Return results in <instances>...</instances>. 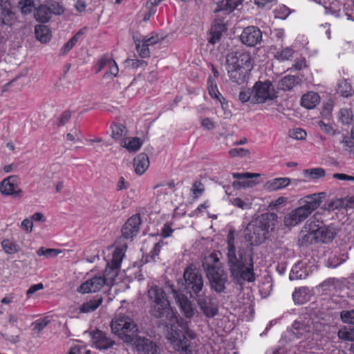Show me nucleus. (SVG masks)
Wrapping results in <instances>:
<instances>
[{
	"label": "nucleus",
	"instance_id": "f257e3e1",
	"mask_svg": "<svg viewBox=\"0 0 354 354\" xmlns=\"http://www.w3.org/2000/svg\"><path fill=\"white\" fill-rule=\"evenodd\" d=\"M111 328L124 343L132 345L138 354H160V348L154 342L138 335L139 328L129 317L115 316L111 322Z\"/></svg>",
	"mask_w": 354,
	"mask_h": 354
},
{
	"label": "nucleus",
	"instance_id": "f03ea898",
	"mask_svg": "<svg viewBox=\"0 0 354 354\" xmlns=\"http://www.w3.org/2000/svg\"><path fill=\"white\" fill-rule=\"evenodd\" d=\"M226 251L227 263L231 277L237 282L241 280L253 282L255 277L252 248H237L235 245H230Z\"/></svg>",
	"mask_w": 354,
	"mask_h": 354
},
{
	"label": "nucleus",
	"instance_id": "7ed1b4c3",
	"mask_svg": "<svg viewBox=\"0 0 354 354\" xmlns=\"http://www.w3.org/2000/svg\"><path fill=\"white\" fill-rule=\"evenodd\" d=\"M277 214L268 212L252 219L244 230V236L251 245H257L263 242L268 234L272 232L277 223Z\"/></svg>",
	"mask_w": 354,
	"mask_h": 354
},
{
	"label": "nucleus",
	"instance_id": "20e7f679",
	"mask_svg": "<svg viewBox=\"0 0 354 354\" xmlns=\"http://www.w3.org/2000/svg\"><path fill=\"white\" fill-rule=\"evenodd\" d=\"M252 67L250 53L243 49L228 53L225 57V68L230 79L238 84L245 82L247 71Z\"/></svg>",
	"mask_w": 354,
	"mask_h": 354
},
{
	"label": "nucleus",
	"instance_id": "39448f33",
	"mask_svg": "<svg viewBox=\"0 0 354 354\" xmlns=\"http://www.w3.org/2000/svg\"><path fill=\"white\" fill-rule=\"evenodd\" d=\"M147 298L150 304L149 312L156 318H162L171 322L176 321L166 293L162 288L153 285L148 288Z\"/></svg>",
	"mask_w": 354,
	"mask_h": 354
},
{
	"label": "nucleus",
	"instance_id": "423d86ee",
	"mask_svg": "<svg viewBox=\"0 0 354 354\" xmlns=\"http://www.w3.org/2000/svg\"><path fill=\"white\" fill-rule=\"evenodd\" d=\"M202 266L206 272L211 288L218 293L223 292L226 288L227 274L223 270L217 255L212 253L205 257Z\"/></svg>",
	"mask_w": 354,
	"mask_h": 354
},
{
	"label": "nucleus",
	"instance_id": "0eeeda50",
	"mask_svg": "<svg viewBox=\"0 0 354 354\" xmlns=\"http://www.w3.org/2000/svg\"><path fill=\"white\" fill-rule=\"evenodd\" d=\"M167 339L174 349L179 354H192V347L190 341L196 337L195 333L189 328L187 323L171 324L167 333Z\"/></svg>",
	"mask_w": 354,
	"mask_h": 354
},
{
	"label": "nucleus",
	"instance_id": "6e6552de",
	"mask_svg": "<svg viewBox=\"0 0 354 354\" xmlns=\"http://www.w3.org/2000/svg\"><path fill=\"white\" fill-rule=\"evenodd\" d=\"M320 203L319 197L315 194L305 196L301 201L300 207L295 208L285 216L284 225L292 227L301 223L320 205Z\"/></svg>",
	"mask_w": 354,
	"mask_h": 354
},
{
	"label": "nucleus",
	"instance_id": "1a4fd4ad",
	"mask_svg": "<svg viewBox=\"0 0 354 354\" xmlns=\"http://www.w3.org/2000/svg\"><path fill=\"white\" fill-rule=\"evenodd\" d=\"M185 288L191 297L198 296L204 287L201 272L194 264H190L184 270Z\"/></svg>",
	"mask_w": 354,
	"mask_h": 354
},
{
	"label": "nucleus",
	"instance_id": "9d476101",
	"mask_svg": "<svg viewBox=\"0 0 354 354\" xmlns=\"http://www.w3.org/2000/svg\"><path fill=\"white\" fill-rule=\"evenodd\" d=\"M277 97V93L269 80L257 82L252 88V102L262 104L268 100H272Z\"/></svg>",
	"mask_w": 354,
	"mask_h": 354
},
{
	"label": "nucleus",
	"instance_id": "9b49d317",
	"mask_svg": "<svg viewBox=\"0 0 354 354\" xmlns=\"http://www.w3.org/2000/svg\"><path fill=\"white\" fill-rule=\"evenodd\" d=\"M306 228L315 232L317 243H329L333 240L335 236V232L333 227L325 226L319 224L315 221H308L306 223Z\"/></svg>",
	"mask_w": 354,
	"mask_h": 354
},
{
	"label": "nucleus",
	"instance_id": "f8f14e48",
	"mask_svg": "<svg viewBox=\"0 0 354 354\" xmlns=\"http://www.w3.org/2000/svg\"><path fill=\"white\" fill-rule=\"evenodd\" d=\"M240 39L244 45L248 47H254L261 44L262 41V32L257 26H248L242 31Z\"/></svg>",
	"mask_w": 354,
	"mask_h": 354
},
{
	"label": "nucleus",
	"instance_id": "ddd939ff",
	"mask_svg": "<svg viewBox=\"0 0 354 354\" xmlns=\"http://www.w3.org/2000/svg\"><path fill=\"white\" fill-rule=\"evenodd\" d=\"M140 223L141 220L139 216L135 215L130 217L122 227V236L119 238L118 241L121 243L124 239L131 241L138 234Z\"/></svg>",
	"mask_w": 354,
	"mask_h": 354
},
{
	"label": "nucleus",
	"instance_id": "4468645a",
	"mask_svg": "<svg viewBox=\"0 0 354 354\" xmlns=\"http://www.w3.org/2000/svg\"><path fill=\"white\" fill-rule=\"evenodd\" d=\"M19 177L13 175L4 178L0 183V192L6 196L17 197L21 194V189L19 187Z\"/></svg>",
	"mask_w": 354,
	"mask_h": 354
},
{
	"label": "nucleus",
	"instance_id": "2eb2a0df",
	"mask_svg": "<svg viewBox=\"0 0 354 354\" xmlns=\"http://www.w3.org/2000/svg\"><path fill=\"white\" fill-rule=\"evenodd\" d=\"M97 72L103 69H107L104 75V78L115 77L118 74V67L116 62L109 56H103L96 64Z\"/></svg>",
	"mask_w": 354,
	"mask_h": 354
},
{
	"label": "nucleus",
	"instance_id": "dca6fc26",
	"mask_svg": "<svg viewBox=\"0 0 354 354\" xmlns=\"http://www.w3.org/2000/svg\"><path fill=\"white\" fill-rule=\"evenodd\" d=\"M196 297L197 304L206 317L212 318L218 314L217 304L213 302L210 297L203 295H198Z\"/></svg>",
	"mask_w": 354,
	"mask_h": 354
},
{
	"label": "nucleus",
	"instance_id": "f3484780",
	"mask_svg": "<svg viewBox=\"0 0 354 354\" xmlns=\"http://www.w3.org/2000/svg\"><path fill=\"white\" fill-rule=\"evenodd\" d=\"M106 286L104 279L102 276H95L84 281L78 288V292L86 294L100 291Z\"/></svg>",
	"mask_w": 354,
	"mask_h": 354
},
{
	"label": "nucleus",
	"instance_id": "a211bd4d",
	"mask_svg": "<svg viewBox=\"0 0 354 354\" xmlns=\"http://www.w3.org/2000/svg\"><path fill=\"white\" fill-rule=\"evenodd\" d=\"M93 345L99 350H107L115 344L107 335L100 330H95L90 333Z\"/></svg>",
	"mask_w": 354,
	"mask_h": 354
},
{
	"label": "nucleus",
	"instance_id": "6ab92c4d",
	"mask_svg": "<svg viewBox=\"0 0 354 354\" xmlns=\"http://www.w3.org/2000/svg\"><path fill=\"white\" fill-rule=\"evenodd\" d=\"M15 14L11 10L10 3L8 0H0V26L12 25Z\"/></svg>",
	"mask_w": 354,
	"mask_h": 354
},
{
	"label": "nucleus",
	"instance_id": "aec40b11",
	"mask_svg": "<svg viewBox=\"0 0 354 354\" xmlns=\"http://www.w3.org/2000/svg\"><path fill=\"white\" fill-rule=\"evenodd\" d=\"M176 302L181 312L187 319H191L194 315V308L192 301L183 294H178L174 291Z\"/></svg>",
	"mask_w": 354,
	"mask_h": 354
},
{
	"label": "nucleus",
	"instance_id": "412c9836",
	"mask_svg": "<svg viewBox=\"0 0 354 354\" xmlns=\"http://www.w3.org/2000/svg\"><path fill=\"white\" fill-rule=\"evenodd\" d=\"M310 319L303 321H295L292 324V333L297 338L306 337L312 331Z\"/></svg>",
	"mask_w": 354,
	"mask_h": 354
},
{
	"label": "nucleus",
	"instance_id": "4be33fe9",
	"mask_svg": "<svg viewBox=\"0 0 354 354\" xmlns=\"http://www.w3.org/2000/svg\"><path fill=\"white\" fill-rule=\"evenodd\" d=\"M243 0H223L217 3L214 10L216 14L223 12L224 15H227L232 12Z\"/></svg>",
	"mask_w": 354,
	"mask_h": 354
},
{
	"label": "nucleus",
	"instance_id": "5701e85b",
	"mask_svg": "<svg viewBox=\"0 0 354 354\" xmlns=\"http://www.w3.org/2000/svg\"><path fill=\"white\" fill-rule=\"evenodd\" d=\"M149 166L148 156L145 153L138 154L133 160L135 172L138 175L143 174Z\"/></svg>",
	"mask_w": 354,
	"mask_h": 354
},
{
	"label": "nucleus",
	"instance_id": "b1692460",
	"mask_svg": "<svg viewBox=\"0 0 354 354\" xmlns=\"http://www.w3.org/2000/svg\"><path fill=\"white\" fill-rule=\"evenodd\" d=\"M314 243H317L315 233L313 230L306 228L305 225L299 233L298 243L301 247H307Z\"/></svg>",
	"mask_w": 354,
	"mask_h": 354
},
{
	"label": "nucleus",
	"instance_id": "393cba45",
	"mask_svg": "<svg viewBox=\"0 0 354 354\" xmlns=\"http://www.w3.org/2000/svg\"><path fill=\"white\" fill-rule=\"evenodd\" d=\"M319 95L317 93L308 92L302 96L301 104L308 109H311L319 104Z\"/></svg>",
	"mask_w": 354,
	"mask_h": 354
},
{
	"label": "nucleus",
	"instance_id": "a878e982",
	"mask_svg": "<svg viewBox=\"0 0 354 354\" xmlns=\"http://www.w3.org/2000/svg\"><path fill=\"white\" fill-rule=\"evenodd\" d=\"M142 145V141L137 137H129L122 140L121 146L129 152H136Z\"/></svg>",
	"mask_w": 354,
	"mask_h": 354
},
{
	"label": "nucleus",
	"instance_id": "bb28decb",
	"mask_svg": "<svg viewBox=\"0 0 354 354\" xmlns=\"http://www.w3.org/2000/svg\"><path fill=\"white\" fill-rule=\"evenodd\" d=\"M127 248V243H123V247H117L113 252L112 259L107 263L111 265L115 269H120L122 261L124 256V250Z\"/></svg>",
	"mask_w": 354,
	"mask_h": 354
},
{
	"label": "nucleus",
	"instance_id": "cd10ccee",
	"mask_svg": "<svg viewBox=\"0 0 354 354\" xmlns=\"http://www.w3.org/2000/svg\"><path fill=\"white\" fill-rule=\"evenodd\" d=\"M34 16L37 21L46 23L50 19L51 16L50 8L45 5H40L35 8Z\"/></svg>",
	"mask_w": 354,
	"mask_h": 354
},
{
	"label": "nucleus",
	"instance_id": "c85d7f7f",
	"mask_svg": "<svg viewBox=\"0 0 354 354\" xmlns=\"http://www.w3.org/2000/svg\"><path fill=\"white\" fill-rule=\"evenodd\" d=\"M290 183L289 178H277L268 181L266 187L270 191H275L287 187Z\"/></svg>",
	"mask_w": 354,
	"mask_h": 354
},
{
	"label": "nucleus",
	"instance_id": "c756f323",
	"mask_svg": "<svg viewBox=\"0 0 354 354\" xmlns=\"http://www.w3.org/2000/svg\"><path fill=\"white\" fill-rule=\"evenodd\" d=\"M300 81L301 79L298 76L287 75L281 80L279 86L281 90L290 91L299 84Z\"/></svg>",
	"mask_w": 354,
	"mask_h": 354
},
{
	"label": "nucleus",
	"instance_id": "7c9ffc66",
	"mask_svg": "<svg viewBox=\"0 0 354 354\" xmlns=\"http://www.w3.org/2000/svg\"><path fill=\"white\" fill-rule=\"evenodd\" d=\"M36 38L42 43L50 41L51 35L49 28L45 25H37L35 28Z\"/></svg>",
	"mask_w": 354,
	"mask_h": 354
},
{
	"label": "nucleus",
	"instance_id": "2f4dec72",
	"mask_svg": "<svg viewBox=\"0 0 354 354\" xmlns=\"http://www.w3.org/2000/svg\"><path fill=\"white\" fill-rule=\"evenodd\" d=\"M118 270L119 269H115L113 266L107 263L104 271V275L102 276L104 279L106 286H110L113 283V281L118 276Z\"/></svg>",
	"mask_w": 354,
	"mask_h": 354
},
{
	"label": "nucleus",
	"instance_id": "473e14b6",
	"mask_svg": "<svg viewBox=\"0 0 354 354\" xmlns=\"http://www.w3.org/2000/svg\"><path fill=\"white\" fill-rule=\"evenodd\" d=\"M325 174V170L321 167L305 169L304 171V175L308 180L319 179L324 177Z\"/></svg>",
	"mask_w": 354,
	"mask_h": 354
},
{
	"label": "nucleus",
	"instance_id": "72a5a7b5",
	"mask_svg": "<svg viewBox=\"0 0 354 354\" xmlns=\"http://www.w3.org/2000/svg\"><path fill=\"white\" fill-rule=\"evenodd\" d=\"M111 137L115 140H121L127 134V129L125 126L119 123H114L111 125Z\"/></svg>",
	"mask_w": 354,
	"mask_h": 354
},
{
	"label": "nucleus",
	"instance_id": "f704fd0d",
	"mask_svg": "<svg viewBox=\"0 0 354 354\" xmlns=\"http://www.w3.org/2000/svg\"><path fill=\"white\" fill-rule=\"evenodd\" d=\"M102 302V298L99 297L96 299L90 300L84 303L81 308L80 311L84 313H90L96 310Z\"/></svg>",
	"mask_w": 354,
	"mask_h": 354
},
{
	"label": "nucleus",
	"instance_id": "c9c22d12",
	"mask_svg": "<svg viewBox=\"0 0 354 354\" xmlns=\"http://www.w3.org/2000/svg\"><path fill=\"white\" fill-rule=\"evenodd\" d=\"M1 246L7 254H13L18 252V245L12 241L8 239H3L1 242Z\"/></svg>",
	"mask_w": 354,
	"mask_h": 354
},
{
	"label": "nucleus",
	"instance_id": "e433bc0d",
	"mask_svg": "<svg viewBox=\"0 0 354 354\" xmlns=\"http://www.w3.org/2000/svg\"><path fill=\"white\" fill-rule=\"evenodd\" d=\"M339 115L343 124H349L353 120V113L351 109L342 108L339 111Z\"/></svg>",
	"mask_w": 354,
	"mask_h": 354
},
{
	"label": "nucleus",
	"instance_id": "4c0bfd02",
	"mask_svg": "<svg viewBox=\"0 0 354 354\" xmlns=\"http://www.w3.org/2000/svg\"><path fill=\"white\" fill-rule=\"evenodd\" d=\"M347 201H346V199L344 198H336L335 200H333L331 201H330L328 204H327V207L326 209L328 210V211H333V210H335V209H341V208H344V207H346L347 206Z\"/></svg>",
	"mask_w": 354,
	"mask_h": 354
},
{
	"label": "nucleus",
	"instance_id": "58836bf2",
	"mask_svg": "<svg viewBox=\"0 0 354 354\" xmlns=\"http://www.w3.org/2000/svg\"><path fill=\"white\" fill-rule=\"evenodd\" d=\"M338 92L342 96H351L354 93L351 85L346 80H343L339 84Z\"/></svg>",
	"mask_w": 354,
	"mask_h": 354
},
{
	"label": "nucleus",
	"instance_id": "ea45409f",
	"mask_svg": "<svg viewBox=\"0 0 354 354\" xmlns=\"http://www.w3.org/2000/svg\"><path fill=\"white\" fill-rule=\"evenodd\" d=\"M306 277L305 271L302 270L299 263L296 264L292 268L289 278L291 281L304 279Z\"/></svg>",
	"mask_w": 354,
	"mask_h": 354
},
{
	"label": "nucleus",
	"instance_id": "a19ab883",
	"mask_svg": "<svg viewBox=\"0 0 354 354\" xmlns=\"http://www.w3.org/2000/svg\"><path fill=\"white\" fill-rule=\"evenodd\" d=\"M225 17L219 14H216V18L215 19L214 24L212 27V29L215 30L216 31H219L221 32H224L226 31V24L225 22Z\"/></svg>",
	"mask_w": 354,
	"mask_h": 354
},
{
	"label": "nucleus",
	"instance_id": "79ce46f5",
	"mask_svg": "<svg viewBox=\"0 0 354 354\" xmlns=\"http://www.w3.org/2000/svg\"><path fill=\"white\" fill-rule=\"evenodd\" d=\"M21 11L23 14L27 15L36 8V3L32 0H21L19 2Z\"/></svg>",
	"mask_w": 354,
	"mask_h": 354
},
{
	"label": "nucleus",
	"instance_id": "37998d69",
	"mask_svg": "<svg viewBox=\"0 0 354 354\" xmlns=\"http://www.w3.org/2000/svg\"><path fill=\"white\" fill-rule=\"evenodd\" d=\"M252 178L253 177H245V178L242 180L234 181L232 185L236 189L252 187L257 183L252 179Z\"/></svg>",
	"mask_w": 354,
	"mask_h": 354
},
{
	"label": "nucleus",
	"instance_id": "c03bdc74",
	"mask_svg": "<svg viewBox=\"0 0 354 354\" xmlns=\"http://www.w3.org/2000/svg\"><path fill=\"white\" fill-rule=\"evenodd\" d=\"M306 295L304 288H296L292 293V299L296 304H303L306 300Z\"/></svg>",
	"mask_w": 354,
	"mask_h": 354
},
{
	"label": "nucleus",
	"instance_id": "a18cd8bd",
	"mask_svg": "<svg viewBox=\"0 0 354 354\" xmlns=\"http://www.w3.org/2000/svg\"><path fill=\"white\" fill-rule=\"evenodd\" d=\"M294 53L292 48L287 47L280 51H278L275 55V58L279 61H285L289 59Z\"/></svg>",
	"mask_w": 354,
	"mask_h": 354
},
{
	"label": "nucleus",
	"instance_id": "49530a36",
	"mask_svg": "<svg viewBox=\"0 0 354 354\" xmlns=\"http://www.w3.org/2000/svg\"><path fill=\"white\" fill-rule=\"evenodd\" d=\"M136 50L142 57L145 58L149 56L150 52L149 50V46L146 45V44L142 41L138 42L136 41Z\"/></svg>",
	"mask_w": 354,
	"mask_h": 354
},
{
	"label": "nucleus",
	"instance_id": "de8ad7c7",
	"mask_svg": "<svg viewBox=\"0 0 354 354\" xmlns=\"http://www.w3.org/2000/svg\"><path fill=\"white\" fill-rule=\"evenodd\" d=\"M208 91H209V95L212 97H214V98H216L218 99L221 104H222V107H223V104L222 103L221 99L219 98V95H221L217 89V86H216V84H214L213 82V81H212L210 79H209L208 80Z\"/></svg>",
	"mask_w": 354,
	"mask_h": 354
},
{
	"label": "nucleus",
	"instance_id": "09e8293b",
	"mask_svg": "<svg viewBox=\"0 0 354 354\" xmlns=\"http://www.w3.org/2000/svg\"><path fill=\"white\" fill-rule=\"evenodd\" d=\"M340 316L343 322L354 324V310H343Z\"/></svg>",
	"mask_w": 354,
	"mask_h": 354
},
{
	"label": "nucleus",
	"instance_id": "8fccbe9b",
	"mask_svg": "<svg viewBox=\"0 0 354 354\" xmlns=\"http://www.w3.org/2000/svg\"><path fill=\"white\" fill-rule=\"evenodd\" d=\"M231 203L242 209H248L251 208V203L245 202L240 198H234L230 200Z\"/></svg>",
	"mask_w": 354,
	"mask_h": 354
},
{
	"label": "nucleus",
	"instance_id": "3c124183",
	"mask_svg": "<svg viewBox=\"0 0 354 354\" xmlns=\"http://www.w3.org/2000/svg\"><path fill=\"white\" fill-rule=\"evenodd\" d=\"M49 322L50 319L47 317L38 319L32 323V326H34L33 330L40 332L48 324Z\"/></svg>",
	"mask_w": 354,
	"mask_h": 354
},
{
	"label": "nucleus",
	"instance_id": "603ef678",
	"mask_svg": "<svg viewBox=\"0 0 354 354\" xmlns=\"http://www.w3.org/2000/svg\"><path fill=\"white\" fill-rule=\"evenodd\" d=\"M77 43L76 37H72L60 49V54L65 55L69 52Z\"/></svg>",
	"mask_w": 354,
	"mask_h": 354
},
{
	"label": "nucleus",
	"instance_id": "864d4df0",
	"mask_svg": "<svg viewBox=\"0 0 354 354\" xmlns=\"http://www.w3.org/2000/svg\"><path fill=\"white\" fill-rule=\"evenodd\" d=\"M290 136L295 140H304L306 137V133L304 130L297 128L290 131Z\"/></svg>",
	"mask_w": 354,
	"mask_h": 354
},
{
	"label": "nucleus",
	"instance_id": "5fc2aeb1",
	"mask_svg": "<svg viewBox=\"0 0 354 354\" xmlns=\"http://www.w3.org/2000/svg\"><path fill=\"white\" fill-rule=\"evenodd\" d=\"M163 37H159L158 35H153L150 37H144L142 41L146 44V45L150 46L158 43L162 40Z\"/></svg>",
	"mask_w": 354,
	"mask_h": 354
},
{
	"label": "nucleus",
	"instance_id": "6e6d98bb",
	"mask_svg": "<svg viewBox=\"0 0 354 354\" xmlns=\"http://www.w3.org/2000/svg\"><path fill=\"white\" fill-rule=\"evenodd\" d=\"M58 253L59 252L55 249H45L43 247L39 248L37 251L38 256H45L46 257L56 256Z\"/></svg>",
	"mask_w": 354,
	"mask_h": 354
},
{
	"label": "nucleus",
	"instance_id": "4d7b16f0",
	"mask_svg": "<svg viewBox=\"0 0 354 354\" xmlns=\"http://www.w3.org/2000/svg\"><path fill=\"white\" fill-rule=\"evenodd\" d=\"M205 190L204 185L200 181H196L194 183L192 188V191L196 198L201 196Z\"/></svg>",
	"mask_w": 354,
	"mask_h": 354
},
{
	"label": "nucleus",
	"instance_id": "13d9d810",
	"mask_svg": "<svg viewBox=\"0 0 354 354\" xmlns=\"http://www.w3.org/2000/svg\"><path fill=\"white\" fill-rule=\"evenodd\" d=\"M342 143L344 150L354 153V138L352 136L344 138Z\"/></svg>",
	"mask_w": 354,
	"mask_h": 354
},
{
	"label": "nucleus",
	"instance_id": "bf43d9fd",
	"mask_svg": "<svg viewBox=\"0 0 354 354\" xmlns=\"http://www.w3.org/2000/svg\"><path fill=\"white\" fill-rule=\"evenodd\" d=\"M229 153L233 157H235V156L243 157V156H248L250 154V151H249V150L244 149V148H238V149L235 148V149H230L229 151Z\"/></svg>",
	"mask_w": 354,
	"mask_h": 354
},
{
	"label": "nucleus",
	"instance_id": "052dcab7",
	"mask_svg": "<svg viewBox=\"0 0 354 354\" xmlns=\"http://www.w3.org/2000/svg\"><path fill=\"white\" fill-rule=\"evenodd\" d=\"M223 32L219 31H216L211 28V32L209 33V37L208 39L209 43L212 44H215L221 40Z\"/></svg>",
	"mask_w": 354,
	"mask_h": 354
},
{
	"label": "nucleus",
	"instance_id": "680f3d73",
	"mask_svg": "<svg viewBox=\"0 0 354 354\" xmlns=\"http://www.w3.org/2000/svg\"><path fill=\"white\" fill-rule=\"evenodd\" d=\"M71 113L70 111L66 110L64 111L58 118V126L64 125L71 118Z\"/></svg>",
	"mask_w": 354,
	"mask_h": 354
},
{
	"label": "nucleus",
	"instance_id": "e2e57ef3",
	"mask_svg": "<svg viewBox=\"0 0 354 354\" xmlns=\"http://www.w3.org/2000/svg\"><path fill=\"white\" fill-rule=\"evenodd\" d=\"M337 281L335 278H330L325 281H324L321 284V287L324 288V290H331L332 288L335 287V283Z\"/></svg>",
	"mask_w": 354,
	"mask_h": 354
},
{
	"label": "nucleus",
	"instance_id": "0e129e2a",
	"mask_svg": "<svg viewBox=\"0 0 354 354\" xmlns=\"http://www.w3.org/2000/svg\"><path fill=\"white\" fill-rule=\"evenodd\" d=\"M162 245H163V243L160 242V241L158 242L157 243L155 244L153 250L151 252L150 258L152 261H156V258L158 256Z\"/></svg>",
	"mask_w": 354,
	"mask_h": 354
},
{
	"label": "nucleus",
	"instance_id": "69168bd1",
	"mask_svg": "<svg viewBox=\"0 0 354 354\" xmlns=\"http://www.w3.org/2000/svg\"><path fill=\"white\" fill-rule=\"evenodd\" d=\"M252 93H251V91L248 89V90H245V91H241L239 93V100L242 102H248L249 100H251L252 101Z\"/></svg>",
	"mask_w": 354,
	"mask_h": 354
},
{
	"label": "nucleus",
	"instance_id": "338daca9",
	"mask_svg": "<svg viewBox=\"0 0 354 354\" xmlns=\"http://www.w3.org/2000/svg\"><path fill=\"white\" fill-rule=\"evenodd\" d=\"M232 176L234 178L239 179V180H242L245 178V177H259V174H253V173H233Z\"/></svg>",
	"mask_w": 354,
	"mask_h": 354
},
{
	"label": "nucleus",
	"instance_id": "774afa93",
	"mask_svg": "<svg viewBox=\"0 0 354 354\" xmlns=\"http://www.w3.org/2000/svg\"><path fill=\"white\" fill-rule=\"evenodd\" d=\"M43 288L44 285L41 283L31 286L26 292L27 297H30L35 292H36L38 290H42Z\"/></svg>",
	"mask_w": 354,
	"mask_h": 354
}]
</instances>
